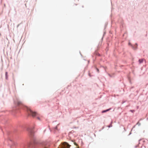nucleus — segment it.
Wrapping results in <instances>:
<instances>
[{
	"mask_svg": "<svg viewBox=\"0 0 148 148\" xmlns=\"http://www.w3.org/2000/svg\"><path fill=\"white\" fill-rule=\"evenodd\" d=\"M7 72H6L5 73V76H6V78H7Z\"/></svg>",
	"mask_w": 148,
	"mask_h": 148,
	"instance_id": "nucleus-6",
	"label": "nucleus"
},
{
	"mask_svg": "<svg viewBox=\"0 0 148 148\" xmlns=\"http://www.w3.org/2000/svg\"><path fill=\"white\" fill-rule=\"evenodd\" d=\"M74 144L75 145H77V144L76 143H74Z\"/></svg>",
	"mask_w": 148,
	"mask_h": 148,
	"instance_id": "nucleus-8",
	"label": "nucleus"
},
{
	"mask_svg": "<svg viewBox=\"0 0 148 148\" xmlns=\"http://www.w3.org/2000/svg\"><path fill=\"white\" fill-rule=\"evenodd\" d=\"M109 109H108V110H106V112H107V111H109Z\"/></svg>",
	"mask_w": 148,
	"mask_h": 148,
	"instance_id": "nucleus-11",
	"label": "nucleus"
},
{
	"mask_svg": "<svg viewBox=\"0 0 148 148\" xmlns=\"http://www.w3.org/2000/svg\"><path fill=\"white\" fill-rule=\"evenodd\" d=\"M28 112L29 114L31 115L33 117H34L37 114V113L35 112H33L29 108L27 107Z\"/></svg>",
	"mask_w": 148,
	"mask_h": 148,
	"instance_id": "nucleus-1",
	"label": "nucleus"
},
{
	"mask_svg": "<svg viewBox=\"0 0 148 148\" xmlns=\"http://www.w3.org/2000/svg\"><path fill=\"white\" fill-rule=\"evenodd\" d=\"M16 103L18 105H21L22 104V102L21 101H17Z\"/></svg>",
	"mask_w": 148,
	"mask_h": 148,
	"instance_id": "nucleus-3",
	"label": "nucleus"
},
{
	"mask_svg": "<svg viewBox=\"0 0 148 148\" xmlns=\"http://www.w3.org/2000/svg\"><path fill=\"white\" fill-rule=\"evenodd\" d=\"M77 148H79V147H78Z\"/></svg>",
	"mask_w": 148,
	"mask_h": 148,
	"instance_id": "nucleus-14",
	"label": "nucleus"
},
{
	"mask_svg": "<svg viewBox=\"0 0 148 148\" xmlns=\"http://www.w3.org/2000/svg\"><path fill=\"white\" fill-rule=\"evenodd\" d=\"M130 111L132 112H134V110H130Z\"/></svg>",
	"mask_w": 148,
	"mask_h": 148,
	"instance_id": "nucleus-7",
	"label": "nucleus"
},
{
	"mask_svg": "<svg viewBox=\"0 0 148 148\" xmlns=\"http://www.w3.org/2000/svg\"><path fill=\"white\" fill-rule=\"evenodd\" d=\"M143 59H140L139 60V62L140 64L143 62Z\"/></svg>",
	"mask_w": 148,
	"mask_h": 148,
	"instance_id": "nucleus-4",
	"label": "nucleus"
},
{
	"mask_svg": "<svg viewBox=\"0 0 148 148\" xmlns=\"http://www.w3.org/2000/svg\"><path fill=\"white\" fill-rule=\"evenodd\" d=\"M38 119H39V118L38 117Z\"/></svg>",
	"mask_w": 148,
	"mask_h": 148,
	"instance_id": "nucleus-13",
	"label": "nucleus"
},
{
	"mask_svg": "<svg viewBox=\"0 0 148 148\" xmlns=\"http://www.w3.org/2000/svg\"><path fill=\"white\" fill-rule=\"evenodd\" d=\"M71 145L66 142H64L61 145V148H70Z\"/></svg>",
	"mask_w": 148,
	"mask_h": 148,
	"instance_id": "nucleus-2",
	"label": "nucleus"
},
{
	"mask_svg": "<svg viewBox=\"0 0 148 148\" xmlns=\"http://www.w3.org/2000/svg\"><path fill=\"white\" fill-rule=\"evenodd\" d=\"M55 129L57 130V126H56V127H55Z\"/></svg>",
	"mask_w": 148,
	"mask_h": 148,
	"instance_id": "nucleus-12",
	"label": "nucleus"
},
{
	"mask_svg": "<svg viewBox=\"0 0 148 148\" xmlns=\"http://www.w3.org/2000/svg\"><path fill=\"white\" fill-rule=\"evenodd\" d=\"M48 145H46L45 147H44V148H48Z\"/></svg>",
	"mask_w": 148,
	"mask_h": 148,
	"instance_id": "nucleus-5",
	"label": "nucleus"
},
{
	"mask_svg": "<svg viewBox=\"0 0 148 148\" xmlns=\"http://www.w3.org/2000/svg\"><path fill=\"white\" fill-rule=\"evenodd\" d=\"M106 112V110H105L103 111H102V112H103H103Z\"/></svg>",
	"mask_w": 148,
	"mask_h": 148,
	"instance_id": "nucleus-10",
	"label": "nucleus"
},
{
	"mask_svg": "<svg viewBox=\"0 0 148 148\" xmlns=\"http://www.w3.org/2000/svg\"><path fill=\"white\" fill-rule=\"evenodd\" d=\"M97 70L98 72H99V70L97 68Z\"/></svg>",
	"mask_w": 148,
	"mask_h": 148,
	"instance_id": "nucleus-9",
	"label": "nucleus"
}]
</instances>
